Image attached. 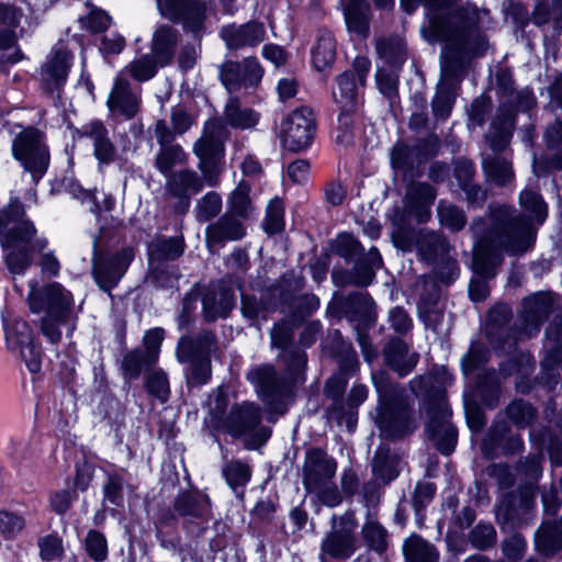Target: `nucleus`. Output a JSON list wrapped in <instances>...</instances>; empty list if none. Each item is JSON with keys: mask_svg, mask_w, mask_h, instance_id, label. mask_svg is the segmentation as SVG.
Wrapping results in <instances>:
<instances>
[{"mask_svg": "<svg viewBox=\"0 0 562 562\" xmlns=\"http://www.w3.org/2000/svg\"><path fill=\"white\" fill-rule=\"evenodd\" d=\"M284 372L279 375L276 367L263 363L252 367L246 374L268 413L284 414L286 401L295 396L306 381L307 355L299 347L283 351Z\"/></svg>", "mask_w": 562, "mask_h": 562, "instance_id": "nucleus-1", "label": "nucleus"}, {"mask_svg": "<svg viewBox=\"0 0 562 562\" xmlns=\"http://www.w3.org/2000/svg\"><path fill=\"white\" fill-rule=\"evenodd\" d=\"M420 389L427 414L425 423L427 439L432 442L440 454L449 457L456 451L459 431L450 420L452 411L447 404V391L443 386L431 383L422 385Z\"/></svg>", "mask_w": 562, "mask_h": 562, "instance_id": "nucleus-2", "label": "nucleus"}, {"mask_svg": "<svg viewBox=\"0 0 562 562\" xmlns=\"http://www.w3.org/2000/svg\"><path fill=\"white\" fill-rule=\"evenodd\" d=\"M458 0H424L425 16L428 26L422 34L429 43L453 44L463 41L474 20L463 8H457Z\"/></svg>", "mask_w": 562, "mask_h": 562, "instance_id": "nucleus-3", "label": "nucleus"}, {"mask_svg": "<svg viewBox=\"0 0 562 562\" xmlns=\"http://www.w3.org/2000/svg\"><path fill=\"white\" fill-rule=\"evenodd\" d=\"M11 153L13 159L30 173L34 186H37L50 166L46 133L35 125L23 127L12 140Z\"/></svg>", "mask_w": 562, "mask_h": 562, "instance_id": "nucleus-4", "label": "nucleus"}, {"mask_svg": "<svg viewBox=\"0 0 562 562\" xmlns=\"http://www.w3.org/2000/svg\"><path fill=\"white\" fill-rule=\"evenodd\" d=\"M5 347L10 352H19L27 370L33 375L41 374L44 350L32 325L21 316L1 314Z\"/></svg>", "mask_w": 562, "mask_h": 562, "instance_id": "nucleus-5", "label": "nucleus"}, {"mask_svg": "<svg viewBox=\"0 0 562 562\" xmlns=\"http://www.w3.org/2000/svg\"><path fill=\"white\" fill-rule=\"evenodd\" d=\"M226 122L221 117L209 119L204 124L203 137L196 140L193 151L199 159L198 168L209 187H216L225 166Z\"/></svg>", "mask_w": 562, "mask_h": 562, "instance_id": "nucleus-6", "label": "nucleus"}, {"mask_svg": "<svg viewBox=\"0 0 562 562\" xmlns=\"http://www.w3.org/2000/svg\"><path fill=\"white\" fill-rule=\"evenodd\" d=\"M440 137L430 132L424 137L416 138L413 145L396 143L391 150V167L401 171L403 179H416L422 176V167L439 155Z\"/></svg>", "mask_w": 562, "mask_h": 562, "instance_id": "nucleus-7", "label": "nucleus"}, {"mask_svg": "<svg viewBox=\"0 0 562 562\" xmlns=\"http://www.w3.org/2000/svg\"><path fill=\"white\" fill-rule=\"evenodd\" d=\"M317 132V117L308 105L292 110L281 123V143L288 151H306L314 143Z\"/></svg>", "mask_w": 562, "mask_h": 562, "instance_id": "nucleus-8", "label": "nucleus"}, {"mask_svg": "<svg viewBox=\"0 0 562 562\" xmlns=\"http://www.w3.org/2000/svg\"><path fill=\"white\" fill-rule=\"evenodd\" d=\"M371 71V60L368 56L355 57L350 69H346L335 78L337 91H333L337 106H363L364 90Z\"/></svg>", "mask_w": 562, "mask_h": 562, "instance_id": "nucleus-9", "label": "nucleus"}, {"mask_svg": "<svg viewBox=\"0 0 562 562\" xmlns=\"http://www.w3.org/2000/svg\"><path fill=\"white\" fill-rule=\"evenodd\" d=\"M26 302L32 314L44 313L55 318H70L75 304L72 293L58 282L31 285Z\"/></svg>", "mask_w": 562, "mask_h": 562, "instance_id": "nucleus-10", "label": "nucleus"}, {"mask_svg": "<svg viewBox=\"0 0 562 562\" xmlns=\"http://www.w3.org/2000/svg\"><path fill=\"white\" fill-rule=\"evenodd\" d=\"M133 260L130 249L110 252L108 249L94 248L91 273L98 288L108 294L117 286Z\"/></svg>", "mask_w": 562, "mask_h": 562, "instance_id": "nucleus-11", "label": "nucleus"}, {"mask_svg": "<svg viewBox=\"0 0 562 562\" xmlns=\"http://www.w3.org/2000/svg\"><path fill=\"white\" fill-rule=\"evenodd\" d=\"M263 75L265 68L256 56L245 57L241 61L228 59L218 67V79L229 93L241 88L257 89Z\"/></svg>", "mask_w": 562, "mask_h": 562, "instance_id": "nucleus-12", "label": "nucleus"}, {"mask_svg": "<svg viewBox=\"0 0 562 562\" xmlns=\"http://www.w3.org/2000/svg\"><path fill=\"white\" fill-rule=\"evenodd\" d=\"M495 225L503 228L499 244L504 249L516 252L527 250L536 241L538 228L528 216H514L512 209L507 205L506 213L503 211L495 217Z\"/></svg>", "mask_w": 562, "mask_h": 562, "instance_id": "nucleus-13", "label": "nucleus"}, {"mask_svg": "<svg viewBox=\"0 0 562 562\" xmlns=\"http://www.w3.org/2000/svg\"><path fill=\"white\" fill-rule=\"evenodd\" d=\"M375 426L387 441L411 436L417 428L412 402L376 408Z\"/></svg>", "mask_w": 562, "mask_h": 562, "instance_id": "nucleus-14", "label": "nucleus"}, {"mask_svg": "<svg viewBox=\"0 0 562 562\" xmlns=\"http://www.w3.org/2000/svg\"><path fill=\"white\" fill-rule=\"evenodd\" d=\"M512 319L513 310L505 302H498L487 311L485 337L494 352L515 347L518 344V331L508 328Z\"/></svg>", "mask_w": 562, "mask_h": 562, "instance_id": "nucleus-15", "label": "nucleus"}, {"mask_svg": "<svg viewBox=\"0 0 562 562\" xmlns=\"http://www.w3.org/2000/svg\"><path fill=\"white\" fill-rule=\"evenodd\" d=\"M164 15L175 24H182L186 32L201 36L207 19L203 0H165Z\"/></svg>", "mask_w": 562, "mask_h": 562, "instance_id": "nucleus-16", "label": "nucleus"}, {"mask_svg": "<svg viewBox=\"0 0 562 562\" xmlns=\"http://www.w3.org/2000/svg\"><path fill=\"white\" fill-rule=\"evenodd\" d=\"M336 471L337 462L335 458L329 457L324 448L310 447L306 449L302 468V483L308 493L321 488L335 476Z\"/></svg>", "mask_w": 562, "mask_h": 562, "instance_id": "nucleus-17", "label": "nucleus"}, {"mask_svg": "<svg viewBox=\"0 0 562 562\" xmlns=\"http://www.w3.org/2000/svg\"><path fill=\"white\" fill-rule=\"evenodd\" d=\"M496 356H507V358L499 362L498 372L504 378L517 375L516 389L522 394H529L532 390V384L529 379L530 373L535 370V358L528 350H522L518 347H508Z\"/></svg>", "mask_w": 562, "mask_h": 562, "instance_id": "nucleus-18", "label": "nucleus"}, {"mask_svg": "<svg viewBox=\"0 0 562 562\" xmlns=\"http://www.w3.org/2000/svg\"><path fill=\"white\" fill-rule=\"evenodd\" d=\"M262 416L258 405L254 403L234 404L227 417L222 422L221 430L234 439H244L260 426Z\"/></svg>", "mask_w": 562, "mask_h": 562, "instance_id": "nucleus-19", "label": "nucleus"}, {"mask_svg": "<svg viewBox=\"0 0 562 562\" xmlns=\"http://www.w3.org/2000/svg\"><path fill=\"white\" fill-rule=\"evenodd\" d=\"M221 37L228 49L237 50L243 47H256L266 37L265 24L259 20H249L240 25L235 23L225 25L221 30Z\"/></svg>", "mask_w": 562, "mask_h": 562, "instance_id": "nucleus-20", "label": "nucleus"}, {"mask_svg": "<svg viewBox=\"0 0 562 562\" xmlns=\"http://www.w3.org/2000/svg\"><path fill=\"white\" fill-rule=\"evenodd\" d=\"M553 311V299L549 292L538 291L521 301L520 322L525 329L539 331Z\"/></svg>", "mask_w": 562, "mask_h": 562, "instance_id": "nucleus-21", "label": "nucleus"}, {"mask_svg": "<svg viewBox=\"0 0 562 562\" xmlns=\"http://www.w3.org/2000/svg\"><path fill=\"white\" fill-rule=\"evenodd\" d=\"M409 181L406 193V209L416 218L417 223H427L430 218V206L434 204L437 191L428 182Z\"/></svg>", "mask_w": 562, "mask_h": 562, "instance_id": "nucleus-22", "label": "nucleus"}, {"mask_svg": "<svg viewBox=\"0 0 562 562\" xmlns=\"http://www.w3.org/2000/svg\"><path fill=\"white\" fill-rule=\"evenodd\" d=\"M504 247L499 241H474L473 255L471 259V270L474 276L491 277L496 276V268L503 260L502 250Z\"/></svg>", "mask_w": 562, "mask_h": 562, "instance_id": "nucleus-23", "label": "nucleus"}, {"mask_svg": "<svg viewBox=\"0 0 562 562\" xmlns=\"http://www.w3.org/2000/svg\"><path fill=\"white\" fill-rule=\"evenodd\" d=\"M247 234L244 223L229 213H225L205 229L207 246H224L227 241L241 240Z\"/></svg>", "mask_w": 562, "mask_h": 562, "instance_id": "nucleus-24", "label": "nucleus"}, {"mask_svg": "<svg viewBox=\"0 0 562 562\" xmlns=\"http://www.w3.org/2000/svg\"><path fill=\"white\" fill-rule=\"evenodd\" d=\"M210 496L193 486L189 490H180L173 499L172 508L180 517L203 519L211 512Z\"/></svg>", "mask_w": 562, "mask_h": 562, "instance_id": "nucleus-25", "label": "nucleus"}, {"mask_svg": "<svg viewBox=\"0 0 562 562\" xmlns=\"http://www.w3.org/2000/svg\"><path fill=\"white\" fill-rule=\"evenodd\" d=\"M408 345L400 337H392L383 348L385 366L400 378L407 376L418 362V353L408 356Z\"/></svg>", "mask_w": 562, "mask_h": 562, "instance_id": "nucleus-26", "label": "nucleus"}, {"mask_svg": "<svg viewBox=\"0 0 562 562\" xmlns=\"http://www.w3.org/2000/svg\"><path fill=\"white\" fill-rule=\"evenodd\" d=\"M346 29L349 33L362 38L370 35L372 19L371 5L368 0H339Z\"/></svg>", "mask_w": 562, "mask_h": 562, "instance_id": "nucleus-27", "label": "nucleus"}, {"mask_svg": "<svg viewBox=\"0 0 562 562\" xmlns=\"http://www.w3.org/2000/svg\"><path fill=\"white\" fill-rule=\"evenodd\" d=\"M463 50L461 46L454 44L446 46L441 57L440 82L460 88L470 63Z\"/></svg>", "mask_w": 562, "mask_h": 562, "instance_id": "nucleus-28", "label": "nucleus"}, {"mask_svg": "<svg viewBox=\"0 0 562 562\" xmlns=\"http://www.w3.org/2000/svg\"><path fill=\"white\" fill-rule=\"evenodd\" d=\"M501 381L494 368L484 369L475 376L470 396L475 397L485 408L494 409L499 404Z\"/></svg>", "mask_w": 562, "mask_h": 562, "instance_id": "nucleus-29", "label": "nucleus"}, {"mask_svg": "<svg viewBox=\"0 0 562 562\" xmlns=\"http://www.w3.org/2000/svg\"><path fill=\"white\" fill-rule=\"evenodd\" d=\"M106 104L111 111L119 112L126 120L134 119L139 111V103L130 81L121 76L115 78Z\"/></svg>", "mask_w": 562, "mask_h": 562, "instance_id": "nucleus-30", "label": "nucleus"}, {"mask_svg": "<svg viewBox=\"0 0 562 562\" xmlns=\"http://www.w3.org/2000/svg\"><path fill=\"white\" fill-rule=\"evenodd\" d=\"M278 311V301L266 290L260 297L256 294L241 293L240 313L251 324L267 322Z\"/></svg>", "mask_w": 562, "mask_h": 562, "instance_id": "nucleus-31", "label": "nucleus"}, {"mask_svg": "<svg viewBox=\"0 0 562 562\" xmlns=\"http://www.w3.org/2000/svg\"><path fill=\"white\" fill-rule=\"evenodd\" d=\"M337 57V41L331 31L319 30L311 48V65L317 72L330 69Z\"/></svg>", "mask_w": 562, "mask_h": 562, "instance_id": "nucleus-32", "label": "nucleus"}, {"mask_svg": "<svg viewBox=\"0 0 562 562\" xmlns=\"http://www.w3.org/2000/svg\"><path fill=\"white\" fill-rule=\"evenodd\" d=\"M372 383L378 395L376 408L411 402L405 390L397 382L392 381L384 370L372 374Z\"/></svg>", "mask_w": 562, "mask_h": 562, "instance_id": "nucleus-33", "label": "nucleus"}, {"mask_svg": "<svg viewBox=\"0 0 562 562\" xmlns=\"http://www.w3.org/2000/svg\"><path fill=\"white\" fill-rule=\"evenodd\" d=\"M166 181V191L170 196L195 195L200 193L204 183V177H200L194 170L184 168L168 177Z\"/></svg>", "mask_w": 562, "mask_h": 562, "instance_id": "nucleus-34", "label": "nucleus"}, {"mask_svg": "<svg viewBox=\"0 0 562 562\" xmlns=\"http://www.w3.org/2000/svg\"><path fill=\"white\" fill-rule=\"evenodd\" d=\"M177 43L178 33L168 24H161L154 32L151 54L157 59L160 68L168 66L172 61Z\"/></svg>", "mask_w": 562, "mask_h": 562, "instance_id": "nucleus-35", "label": "nucleus"}, {"mask_svg": "<svg viewBox=\"0 0 562 562\" xmlns=\"http://www.w3.org/2000/svg\"><path fill=\"white\" fill-rule=\"evenodd\" d=\"M224 121L234 130H249L258 125L260 113L251 108H241L239 97L232 95L224 106Z\"/></svg>", "mask_w": 562, "mask_h": 562, "instance_id": "nucleus-36", "label": "nucleus"}, {"mask_svg": "<svg viewBox=\"0 0 562 562\" xmlns=\"http://www.w3.org/2000/svg\"><path fill=\"white\" fill-rule=\"evenodd\" d=\"M305 285V279L302 276H295L293 270L282 273L279 280L269 285L266 290L278 301V306L293 305L296 293Z\"/></svg>", "mask_w": 562, "mask_h": 562, "instance_id": "nucleus-37", "label": "nucleus"}, {"mask_svg": "<svg viewBox=\"0 0 562 562\" xmlns=\"http://www.w3.org/2000/svg\"><path fill=\"white\" fill-rule=\"evenodd\" d=\"M357 537L336 529L330 530L323 539L321 550L335 560H348L357 551Z\"/></svg>", "mask_w": 562, "mask_h": 562, "instance_id": "nucleus-38", "label": "nucleus"}, {"mask_svg": "<svg viewBox=\"0 0 562 562\" xmlns=\"http://www.w3.org/2000/svg\"><path fill=\"white\" fill-rule=\"evenodd\" d=\"M222 475L236 497L243 501L246 494V486L252 477L251 467L239 459H234L224 464Z\"/></svg>", "mask_w": 562, "mask_h": 562, "instance_id": "nucleus-39", "label": "nucleus"}, {"mask_svg": "<svg viewBox=\"0 0 562 562\" xmlns=\"http://www.w3.org/2000/svg\"><path fill=\"white\" fill-rule=\"evenodd\" d=\"M215 341V336L211 331L198 335L196 337L182 336L177 345V359L181 363L192 362L196 357H202L210 352L211 346Z\"/></svg>", "mask_w": 562, "mask_h": 562, "instance_id": "nucleus-40", "label": "nucleus"}, {"mask_svg": "<svg viewBox=\"0 0 562 562\" xmlns=\"http://www.w3.org/2000/svg\"><path fill=\"white\" fill-rule=\"evenodd\" d=\"M537 549L546 557H552L562 550V517L559 520L543 521L536 532Z\"/></svg>", "mask_w": 562, "mask_h": 562, "instance_id": "nucleus-41", "label": "nucleus"}, {"mask_svg": "<svg viewBox=\"0 0 562 562\" xmlns=\"http://www.w3.org/2000/svg\"><path fill=\"white\" fill-rule=\"evenodd\" d=\"M521 213L516 216H528L530 222L543 225L549 215V205L542 194L533 189H524L519 193Z\"/></svg>", "mask_w": 562, "mask_h": 562, "instance_id": "nucleus-42", "label": "nucleus"}, {"mask_svg": "<svg viewBox=\"0 0 562 562\" xmlns=\"http://www.w3.org/2000/svg\"><path fill=\"white\" fill-rule=\"evenodd\" d=\"M506 206L507 205L505 204H488L487 211L490 224H487L486 220L483 216H476L472 220L470 224V231L473 237L475 238V241H482L483 239H487L490 241L495 243L501 240L503 228H499V226L495 225V217L502 211L506 213Z\"/></svg>", "mask_w": 562, "mask_h": 562, "instance_id": "nucleus-43", "label": "nucleus"}, {"mask_svg": "<svg viewBox=\"0 0 562 562\" xmlns=\"http://www.w3.org/2000/svg\"><path fill=\"white\" fill-rule=\"evenodd\" d=\"M186 249L183 237H161L148 246V262L165 263L179 259Z\"/></svg>", "mask_w": 562, "mask_h": 562, "instance_id": "nucleus-44", "label": "nucleus"}, {"mask_svg": "<svg viewBox=\"0 0 562 562\" xmlns=\"http://www.w3.org/2000/svg\"><path fill=\"white\" fill-rule=\"evenodd\" d=\"M331 255H336L346 262H351L364 254V247L351 232H339L335 238L328 240V248Z\"/></svg>", "mask_w": 562, "mask_h": 562, "instance_id": "nucleus-45", "label": "nucleus"}, {"mask_svg": "<svg viewBox=\"0 0 562 562\" xmlns=\"http://www.w3.org/2000/svg\"><path fill=\"white\" fill-rule=\"evenodd\" d=\"M403 554L408 562H438L439 560L435 546L417 533H412L405 539Z\"/></svg>", "mask_w": 562, "mask_h": 562, "instance_id": "nucleus-46", "label": "nucleus"}, {"mask_svg": "<svg viewBox=\"0 0 562 562\" xmlns=\"http://www.w3.org/2000/svg\"><path fill=\"white\" fill-rule=\"evenodd\" d=\"M72 58L74 56L70 50H56L47 69V72L52 79L53 85L52 87L49 81L45 82V90L47 92L52 93L54 89H61L66 85Z\"/></svg>", "mask_w": 562, "mask_h": 562, "instance_id": "nucleus-47", "label": "nucleus"}, {"mask_svg": "<svg viewBox=\"0 0 562 562\" xmlns=\"http://www.w3.org/2000/svg\"><path fill=\"white\" fill-rule=\"evenodd\" d=\"M398 457L389 447H379L372 462V473L384 484H390L400 475Z\"/></svg>", "mask_w": 562, "mask_h": 562, "instance_id": "nucleus-48", "label": "nucleus"}, {"mask_svg": "<svg viewBox=\"0 0 562 562\" xmlns=\"http://www.w3.org/2000/svg\"><path fill=\"white\" fill-rule=\"evenodd\" d=\"M376 50L385 59V63L396 71H401L407 60L406 43L401 38L380 40L376 43Z\"/></svg>", "mask_w": 562, "mask_h": 562, "instance_id": "nucleus-49", "label": "nucleus"}, {"mask_svg": "<svg viewBox=\"0 0 562 562\" xmlns=\"http://www.w3.org/2000/svg\"><path fill=\"white\" fill-rule=\"evenodd\" d=\"M518 509L516 493H504L495 510L496 521L503 531L507 529L514 530L519 526L520 516Z\"/></svg>", "mask_w": 562, "mask_h": 562, "instance_id": "nucleus-50", "label": "nucleus"}, {"mask_svg": "<svg viewBox=\"0 0 562 562\" xmlns=\"http://www.w3.org/2000/svg\"><path fill=\"white\" fill-rule=\"evenodd\" d=\"M156 362H151L150 358L140 348H134L123 355L121 361L122 375L127 381L137 380L143 371L150 370Z\"/></svg>", "mask_w": 562, "mask_h": 562, "instance_id": "nucleus-51", "label": "nucleus"}, {"mask_svg": "<svg viewBox=\"0 0 562 562\" xmlns=\"http://www.w3.org/2000/svg\"><path fill=\"white\" fill-rule=\"evenodd\" d=\"M95 469V463L83 454L81 459L75 461V474L65 479V485L78 494L87 492L94 479Z\"/></svg>", "mask_w": 562, "mask_h": 562, "instance_id": "nucleus-52", "label": "nucleus"}, {"mask_svg": "<svg viewBox=\"0 0 562 562\" xmlns=\"http://www.w3.org/2000/svg\"><path fill=\"white\" fill-rule=\"evenodd\" d=\"M37 231L30 218L21 221L14 226L9 227L3 237L0 240V245L3 251H7L10 247H22V245H30L31 240L35 237Z\"/></svg>", "mask_w": 562, "mask_h": 562, "instance_id": "nucleus-53", "label": "nucleus"}, {"mask_svg": "<svg viewBox=\"0 0 562 562\" xmlns=\"http://www.w3.org/2000/svg\"><path fill=\"white\" fill-rule=\"evenodd\" d=\"M459 87L440 82L431 100V111L437 120H447L452 112Z\"/></svg>", "mask_w": 562, "mask_h": 562, "instance_id": "nucleus-54", "label": "nucleus"}, {"mask_svg": "<svg viewBox=\"0 0 562 562\" xmlns=\"http://www.w3.org/2000/svg\"><path fill=\"white\" fill-rule=\"evenodd\" d=\"M285 228V205L280 196L272 198L266 207L262 229L268 236L282 233Z\"/></svg>", "mask_w": 562, "mask_h": 562, "instance_id": "nucleus-55", "label": "nucleus"}, {"mask_svg": "<svg viewBox=\"0 0 562 562\" xmlns=\"http://www.w3.org/2000/svg\"><path fill=\"white\" fill-rule=\"evenodd\" d=\"M363 106H338L337 133L335 142L339 145H349L355 139L356 120Z\"/></svg>", "mask_w": 562, "mask_h": 562, "instance_id": "nucleus-56", "label": "nucleus"}, {"mask_svg": "<svg viewBox=\"0 0 562 562\" xmlns=\"http://www.w3.org/2000/svg\"><path fill=\"white\" fill-rule=\"evenodd\" d=\"M3 261L13 276H24L33 263V249L30 245L10 247L3 251Z\"/></svg>", "mask_w": 562, "mask_h": 562, "instance_id": "nucleus-57", "label": "nucleus"}, {"mask_svg": "<svg viewBox=\"0 0 562 562\" xmlns=\"http://www.w3.org/2000/svg\"><path fill=\"white\" fill-rule=\"evenodd\" d=\"M468 541L471 547L479 551H490L497 543L495 527L484 520H480L468 533Z\"/></svg>", "mask_w": 562, "mask_h": 562, "instance_id": "nucleus-58", "label": "nucleus"}, {"mask_svg": "<svg viewBox=\"0 0 562 562\" xmlns=\"http://www.w3.org/2000/svg\"><path fill=\"white\" fill-rule=\"evenodd\" d=\"M488 348L481 341H472L468 352L461 359V371L464 376L483 369L490 361Z\"/></svg>", "mask_w": 562, "mask_h": 562, "instance_id": "nucleus-59", "label": "nucleus"}, {"mask_svg": "<svg viewBox=\"0 0 562 562\" xmlns=\"http://www.w3.org/2000/svg\"><path fill=\"white\" fill-rule=\"evenodd\" d=\"M361 536L370 551L380 555L387 551V531L379 521L364 522L361 529Z\"/></svg>", "mask_w": 562, "mask_h": 562, "instance_id": "nucleus-60", "label": "nucleus"}, {"mask_svg": "<svg viewBox=\"0 0 562 562\" xmlns=\"http://www.w3.org/2000/svg\"><path fill=\"white\" fill-rule=\"evenodd\" d=\"M103 502H108L113 508L110 514L114 516L119 508L124 507V479L117 472H111L106 475V480L102 487Z\"/></svg>", "mask_w": 562, "mask_h": 562, "instance_id": "nucleus-61", "label": "nucleus"}, {"mask_svg": "<svg viewBox=\"0 0 562 562\" xmlns=\"http://www.w3.org/2000/svg\"><path fill=\"white\" fill-rule=\"evenodd\" d=\"M506 416L508 419L520 429H524L531 425L537 416V409L535 406L522 398L514 400L505 408Z\"/></svg>", "mask_w": 562, "mask_h": 562, "instance_id": "nucleus-62", "label": "nucleus"}, {"mask_svg": "<svg viewBox=\"0 0 562 562\" xmlns=\"http://www.w3.org/2000/svg\"><path fill=\"white\" fill-rule=\"evenodd\" d=\"M212 378V364L210 352L202 357H196L190 362V368L186 373L187 385L189 389L200 387L209 383Z\"/></svg>", "mask_w": 562, "mask_h": 562, "instance_id": "nucleus-63", "label": "nucleus"}, {"mask_svg": "<svg viewBox=\"0 0 562 562\" xmlns=\"http://www.w3.org/2000/svg\"><path fill=\"white\" fill-rule=\"evenodd\" d=\"M85 551L93 562H105L109 557V543L105 535L97 529L88 530L85 541Z\"/></svg>", "mask_w": 562, "mask_h": 562, "instance_id": "nucleus-64", "label": "nucleus"}]
</instances>
